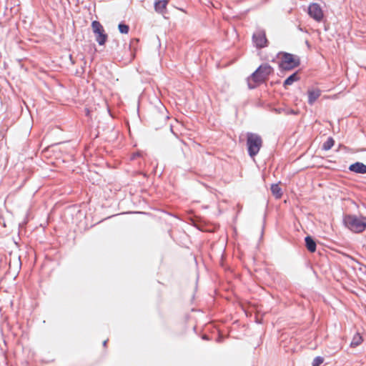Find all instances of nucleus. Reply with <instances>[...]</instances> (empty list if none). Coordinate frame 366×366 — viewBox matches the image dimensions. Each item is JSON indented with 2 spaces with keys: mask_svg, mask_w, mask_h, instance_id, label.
<instances>
[{
  "mask_svg": "<svg viewBox=\"0 0 366 366\" xmlns=\"http://www.w3.org/2000/svg\"><path fill=\"white\" fill-rule=\"evenodd\" d=\"M299 79H300V77L298 76V74H297V72H295L285 79V81L284 82V86H287L292 85L294 82L298 81Z\"/></svg>",
  "mask_w": 366,
  "mask_h": 366,
  "instance_id": "9b49d317",
  "label": "nucleus"
},
{
  "mask_svg": "<svg viewBox=\"0 0 366 366\" xmlns=\"http://www.w3.org/2000/svg\"><path fill=\"white\" fill-rule=\"evenodd\" d=\"M253 43L258 49L265 47L268 44V40L266 38L265 31L263 30H258L253 34Z\"/></svg>",
  "mask_w": 366,
  "mask_h": 366,
  "instance_id": "39448f33",
  "label": "nucleus"
},
{
  "mask_svg": "<svg viewBox=\"0 0 366 366\" xmlns=\"http://www.w3.org/2000/svg\"><path fill=\"white\" fill-rule=\"evenodd\" d=\"M168 3L169 0H159L157 1L154 5L155 11L161 14L164 13Z\"/></svg>",
  "mask_w": 366,
  "mask_h": 366,
  "instance_id": "1a4fd4ad",
  "label": "nucleus"
},
{
  "mask_svg": "<svg viewBox=\"0 0 366 366\" xmlns=\"http://www.w3.org/2000/svg\"><path fill=\"white\" fill-rule=\"evenodd\" d=\"M362 337L360 335V334L357 333L356 335H354L352 340L350 343V345L352 347H355L360 345L362 343Z\"/></svg>",
  "mask_w": 366,
  "mask_h": 366,
  "instance_id": "ddd939ff",
  "label": "nucleus"
},
{
  "mask_svg": "<svg viewBox=\"0 0 366 366\" xmlns=\"http://www.w3.org/2000/svg\"><path fill=\"white\" fill-rule=\"evenodd\" d=\"M305 244L307 249L310 252H314L316 250V243L311 237L307 236L305 237Z\"/></svg>",
  "mask_w": 366,
  "mask_h": 366,
  "instance_id": "9d476101",
  "label": "nucleus"
},
{
  "mask_svg": "<svg viewBox=\"0 0 366 366\" xmlns=\"http://www.w3.org/2000/svg\"><path fill=\"white\" fill-rule=\"evenodd\" d=\"M262 139H253V156L256 154L259 150V147L261 145Z\"/></svg>",
  "mask_w": 366,
  "mask_h": 366,
  "instance_id": "4468645a",
  "label": "nucleus"
},
{
  "mask_svg": "<svg viewBox=\"0 0 366 366\" xmlns=\"http://www.w3.org/2000/svg\"><path fill=\"white\" fill-rule=\"evenodd\" d=\"M271 192L276 198H280L282 195V189L278 184H272Z\"/></svg>",
  "mask_w": 366,
  "mask_h": 366,
  "instance_id": "f8f14e48",
  "label": "nucleus"
},
{
  "mask_svg": "<svg viewBox=\"0 0 366 366\" xmlns=\"http://www.w3.org/2000/svg\"><path fill=\"white\" fill-rule=\"evenodd\" d=\"M309 15L317 21H320L323 18V12L318 4L313 3L308 8Z\"/></svg>",
  "mask_w": 366,
  "mask_h": 366,
  "instance_id": "423d86ee",
  "label": "nucleus"
},
{
  "mask_svg": "<svg viewBox=\"0 0 366 366\" xmlns=\"http://www.w3.org/2000/svg\"><path fill=\"white\" fill-rule=\"evenodd\" d=\"M322 362H323V358L321 357H317L314 359V360L312 362V366H319Z\"/></svg>",
  "mask_w": 366,
  "mask_h": 366,
  "instance_id": "f3484780",
  "label": "nucleus"
},
{
  "mask_svg": "<svg viewBox=\"0 0 366 366\" xmlns=\"http://www.w3.org/2000/svg\"><path fill=\"white\" fill-rule=\"evenodd\" d=\"M272 71V67L267 64L261 65L254 72H253V82H263Z\"/></svg>",
  "mask_w": 366,
  "mask_h": 366,
  "instance_id": "20e7f679",
  "label": "nucleus"
},
{
  "mask_svg": "<svg viewBox=\"0 0 366 366\" xmlns=\"http://www.w3.org/2000/svg\"><path fill=\"white\" fill-rule=\"evenodd\" d=\"M334 145L333 139H328L327 142H325L322 145V149L327 151L330 149Z\"/></svg>",
  "mask_w": 366,
  "mask_h": 366,
  "instance_id": "2eb2a0df",
  "label": "nucleus"
},
{
  "mask_svg": "<svg viewBox=\"0 0 366 366\" xmlns=\"http://www.w3.org/2000/svg\"><path fill=\"white\" fill-rule=\"evenodd\" d=\"M344 223L351 231L361 232L366 228V217L347 215L344 218Z\"/></svg>",
  "mask_w": 366,
  "mask_h": 366,
  "instance_id": "f257e3e1",
  "label": "nucleus"
},
{
  "mask_svg": "<svg viewBox=\"0 0 366 366\" xmlns=\"http://www.w3.org/2000/svg\"><path fill=\"white\" fill-rule=\"evenodd\" d=\"M300 64V59L297 56L291 54L285 53L282 56V60L280 63V67L283 70H291Z\"/></svg>",
  "mask_w": 366,
  "mask_h": 366,
  "instance_id": "7ed1b4c3",
  "label": "nucleus"
},
{
  "mask_svg": "<svg viewBox=\"0 0 366 366\" xmlns=\"http://www.w3.org/2000/svg\"><path fill=\"white\" fill-rule=\"evenodd\" d=\"M247 150L249 156L252 157V139H247Z\"/></svg>",
  "mask_w": 366,
  "mask_h": 366,
  "instance_id": "a211bd4d",
  "label": "nucleus"
},
{
  "mask_svg": "<svg viewBox=\"0 0 366 366\" xmlns=\"http://www.w3.org/2000/svg\"><path fill=\"white\" fill-rule=\"evenodd\" d=\"M321 92L319 89H310L308 91V103L313 104L314 102L320 97Z\"/></svg>",
  "mask_w": 366,
  "mask_h": 366,
  "instance_id": "6e6552de",
  "label": "nucleus"
},
{
  "mask_svg": "<svg viewBox=\"0 0 366 366\" xmlns=\"http://www.w3.org/2000/svg\"><path fill=\"white\" fill-rule=\"evenodd\" d=\"M262 234H263V229H262V230H261V237L262 236Z\"/></svg>",
  "mask_w": 366,
  "mask_h": 366,
  "instance_id": "6ab92c4d",
  "label": "nucleus"
},
{
  "mask_svg": "<svg viewBox=\"0 0 366 366\" xmlns=\"http://www.w3.org/2000/svg\"><path fill=\"white\" fill-rule=\"evenodd\" d=\"M106 344H107V341H104V345H106Z\"/></svg>",
  "mask_w": 366,
  "mask_h": 366,
  "instance_id": "aec40b11",
  "label": "nucleus"
},
{
  "mask_svg": "<svg viewBox=\"0 0 366 366\" xmlns=\"http://www.w3.org/2000/svg\"><path fill=\"white\" fill-rule=\"evenodd\" d=\"M119 30L122 34H128L129 28V26L124 24H119L118 26Z\"/></svg>",
  "mask_w": 366,
  "mask_h": 366,
  "instance_id": "dca6fc26",
  "label": "nucleus"
},
{
  "mask_svg": "<svg viewBox=\"0 0 366 366\" xmlns=\"http://www.w3.org/2000/svg\"><path fill=\"white\" fill-rule=\"evenodd\" d=\"M350 170L355 173L365 174L366 165L361 162H356L352 164L349 167Z\"/></svg>",
  "mask_w": 366,
  "mask_h": 366,
  "instance_id": "0eeeda50",
  "label": "nucleus"
},
{
  "mask_svg": "<svg viewBox=\"0 0 366 366\" xmlns=\"http://www.w3.org/2000/svg\"><path fill=\"white\" fill-rule=\"evenodd\" d=\"M92 29L96 36V41L99 45H104L107 41L108 36L101 23L98 21L92 22Z\"/></svg>",
  "mask_w": 366,
  "mask_h": 366,
  "instance_id": "f03ea898",
  "label": "nucleus"
}]
</instances>
